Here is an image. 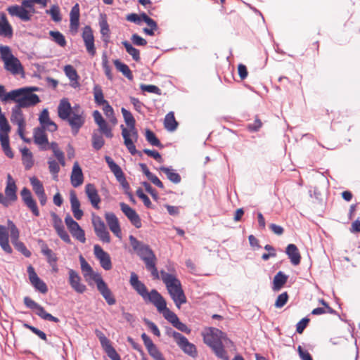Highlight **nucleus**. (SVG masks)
<instances>
[{
    "label": "nucleus",
    "instance_id": "nucleus-16",
    "mask_svg": "<svg viewBox=\"0 0 360 360\" xmlns=\"http://www.w3.org/2000/svg\"><path fill=\"white\" fill-rule=\"evenodd\" d=\"M94 254L103 269L108 271L112 269V262L110 255L104 251L99 245H94Z\"/></svg>",
    "mask_w": 360,
    "mask_h": 360
},
{
    "label": "nucleus",
    "instance_id": "nucleus-3",
    "mask_svg": "<svg viewBox=\"0 0 360 360\" xmlns=\"http://www.w3.org/2000/svg\"><path fill=\"white\" fill-rule=\"evenodd\" d=\"M129 283L133 289L143 298L146 303L153 304L157 309H160L166 300L155 289L148 291L146 285L139 280L137 274L131 272Z\"/></svg>",
    "mask_w": 360,
    "mask_h": 360
},
{
    "label": "nucleus",
    "instance_id": "nucleus-40",
    "mask_svg": "<svg viewBox=\"0 0 360 360\" xmlns=\"http://www.w3.org/2000/svg\"><path fill=\"white\" fill-rule=\"evenodd\" d=\"M288 281V276L282 271H278L274 276L273 280L272 289L274 291L280 290Z\"/></svg>",
    "mask_w": 360,
    "mask_h": 360
},
{
    "label": "nucleus",
    "instance_id": "nucleus-50",
    "mask_svg": "<svg viewBox=\"0 0 360 360\" xmlns=\"http://www.w3.org/2000/svg\"><path fill=\"white\" fill-rule=\"evenodd\" d=\"M321 304L323 305V307H317L311 311V314L314 315H320L323 314H334L335 310H333L328 304L323 300H321Z\"/></svg>",
    "mask_w": 360,
    "mask_h": 360
},
{
    "label": "nucleus",
    "instance_id": "nucleus-28",
    "mask_svg": "<svg viewBox=\"0 0 360 360\" xmlns=\"http://www.w3.org/2000/svg\"><path fill=\"white\" fill-rule=\"evenodd\" d=\"M71 184L73 187H78L83 184L84 177L82 169L77 162L74 163L70 176Z\"/></svg>",
    "mask_w": 360,
    "mask_h": 360
},
{
    "label": "nucleus",
    "instance_id": "nucleus-39",
    "mask_svg": "<svg viewBox=\"0 0 360 360\" xmlns=\"http://www.w3.org/2000/svg\"><path fill=\"white\" fill-rule=\"evenodd\" d=\"M64 72L71 82L70 85L74 88L77 87L79 86V76L74 67L71 65H67L64 67Z\"/></svg>",
    "mask_w": 360,
    "mask_h": 360
},
{
    "label": "nucleus",
    "instance_id": "nucleus-14",
    "mask_svg": "<svg viewBox=\"0 0 360 360\" xmlns=\"http://www.w3.org/2000/svg\"><path fill=\"white\" fill-rule=\"evenodd\" d=\"M95 333L100 340L101 346L111 360H121L120 355L112 347L110 340L100 330H96Z\"/></svg>",
    "mask_w": 360,
    "mask_h": 360
},
{
    "label": "nucleus",
    "instance_id": "nucleus-13",
    "mask_svg": "<svg viewBox=\"0 0 360 360\" xmlns=\"http://www.w3.org/2000/svg\"><path fill=\"white\" fill-rule=\"evenodd\" d=\"M94 98L96 105L101 107L104 114L107 117H110L113 114V109L104 98L103 92L101 87L96 85L94 87Z\"/></svg>",
    "mask_w": 360,
    "mask_h": 360
},
{
    "label": "nucleus",
    "instance_id": "nucleus-31",
    "mask_svg": "<svg viewBox=\"0 0 360 360\" xmlns=\"http://www.w3.org/2000/svg\"><path fill=\"white\" fill-rule=\"evenodd\" d=\"M0 246L8 254L12 252V248L9 245V234L7 227L0 225Z\"/></svg>",
    "mask_w": 360,
    "mask_h": 360
},
{
    "label": "nucleus",
    "instance_id": "nucleus-43",
    "mask_svg": "<svg viewBox=\"0 0 360 360\" xmlns=\"http://www.w3.org/2000/svg\"><path fill=\"white\" fill-rule=\"evenodd\" d=\"M164 126L165 128L169 131H173L177 128L178 122L175 120L174 113L173 112H169L166 115Z\"/></svg>",
    "mask_w": 360,
    "mask_h": 360
},
{
    "label": "nucleus",
    "instance_id": "nucleus-45",
    "mask_svg": "<svg viewBox=\"0 0 360 360\" xmlns=\"http://www.w3.org/2000/svg\"><path fill=\"white\" fill-rule=\"evenodd\" d=\"M160 170L162 172L167 176V179L172 183L176 184L180 183L181 180V176L178 173L175 172L172 169L166 167H161Z\"/></svg>",
    "mask_w": 360,
    "mask_h": 360
},
{
    "label": "nucleus",
    "instance_id": "nucleus-53",
    "mask_svg": "<svg viewBox=\"0 0 360 360\" xmlns=\"http://www.w3.org/2000/svg\"><path fill=\"white\" fill-rule=\"evenodd\" d=\"M46 12L51 15V19L54 22H60L62 20L60 8L57 5H53L50 10H46Z\"/></svg>",
    "mask_w": 360,
    "mask_h": 360
},
{
    "label": "nucleus",
    "instance_id": "nucleus-27",
    "mask_svg": "<svg viewBox=\"0 0 360 360\" xmlns=\"http://www.w3.org/2000/svg\"><path fill=\"white\" fill-rule=\"evenodd\" d=\"M8 13L12 16L18 17L23 21H29L31 19V14L28 10L21 6H11L7 9Z\"/></svg>",
    "mask_w": 360,
    "mask_h": 360
},
{
    "label": "nucleus",
    "instance_id": "nucleus-44",
    "mask_svg": "<svg viewBox=\"0 0 360 360\" xmlns=\"http://www.w3.org/2000/svg\"><path fill=\"white\" fill-rule=\"evenodd\" d=\"M41 253L46 257L48 262L51 266H56L58 259L56 255L45 243L41 245Z\"/></svg>",
    "mask_w": 360,
    "mask_h": 360
},
{
    "label": "nucleus",
    "instance_id": "nucleus-23",
    "mask_svg": "<svg viewBox=\"0 0 360 360\" xmlns=\"http://www.w3.org/2000/svg\"><path fill=\"white\" fill-rule=\"evenodd\" d=\"M93 117L96 124L98 126L99 131L108 138H112L113 134L111 128L107 122L103 119L99 111L95 110L93 112Z\"/></svg>",
    "mask_w": 360,
    "mask_h": 360
},
{
    "label": "nucleus",
    "instance_id": "nucleus-2",
    "mask_svg": "<svg viewBox=\"0 0 360 360\" xmlns=\"http://www.w3.org/2000/svg\"><path fill=\"white\" fill-rule=\"evenodd\" d=\"M129 241L134 250L143 261L147 271L150 272L153 279H160V271L157 268L158 259L149 245L142 243L133 236H129Z\"/></svg>",
    "mask_w": 360,
    "mask_h": 360
},
{
    "label": "nucleus",
    "instance_id": "nucleus-59",
    "mask_svg": "<svg viewBox=\"0 0 360 360\" xmlns=\"http://www.w3.org/2000/svg\"><path fill=\"white\" fill-rule=\"evenodd\" d=\"M101 202V198L99 197L97 191L91 186V205L96 208L99 209L98 205Z\"/></svg>",
    "mask_w": 360,
    "mask_h": 360
},
{
    "label": "nucleus",
    "instance_id": "nucleus-21",
    "mask_svg": "<svg viewBox=\"0 0 360 360\" xmlns=\"http://www.w3.org/2000/svg\"><path fill=\"white\" fill-rule=\"evenodd\" d=\"M106 223L112 233L118 238H122V231L118 218L112 212L105 214Z\"/></svg>",
    "mask_w": 360,
    "mask_h": 360
},
{
    "label": "nucleus",
    "instance_id": "nucleus-55",
    "mask_svg": "<svg viewBox=\"0 0 360 360\" xmlns=\"http://www.w3.org/2000/svg\"><path fill=\"white\" fill-rule=\"evenodd\" d=\"M288 300V295L287 292H284L278 296L275 302V307L276 308H281L287 303Z\"/></svg>",
    "mask_w": 360,
    "mask_h": 360
},
{
    "label": "nucleus",
    "instance_id": "nucleus-42",
    "mask_svg": "<svg viewBox=\"0 0 360 360\" xmlns=\"http://www.w3.org/2000/svg\"><path fill=\"white\" fill-rule=\"evenodd\" d=\"M105 159L111 172L115 176L117 180L124 176L121 167L117 165L110 157L106 156Z\"/></svg>",
    "mask_w": 360,
    "mask_h": 360
},
{
    "label": "nucleus",
    "instance_id": "nucleus-10",
    "mask_svg": "<svg viewBox=\"0 0 360 360\" xmlns=\"http://www.w3.org/2000/svg\"><path fill=\"white\" fill-rule=\"evenodd\" d=\"M4 192L5 195L2 194L1 205L7 207L11 205L18 199L16 194L17 186L15 180L10 174L7 175L6 186Z\"/></svg>",
    "mask_w": 360,
    "mask_h": 360
},
{
    "label": "nucleus",
    "instance_id": "nucleus-17",
    "mask_svg": "<svg viewBox=\"0 0 360 360\" xmlns=\"http://www.w3.org/2000/svg\"><path fill=\"white\" fill-rule=\"evenodd\" d=\"M65 222L72 236L84 243L85 241L84 232L79 226L78 223L75 221L70 214L66 215Z\"/></svg>",
    "mask_w": 360,
    "mask_h": 360
},
{
    "label": "nucleus",
    "instance_id": "nucleus-11",
    "mask_svg": "<svg viewBox=\"0 0 360 360\" xmlns=\"http://www.w3.org/2000/svg\"><path fill=\"white\" fill-rule=\"evenodd\" d=\"M204 342L210 347L221 342H231L226 335L221 330L212 328L203 336Z\"/></svg>",
    "mask_w": 360,
    "mask_h": 360
},
{
    "label": "nucleus",
    "instance_id": "nucleus-60",
    "mask_svg": "<svg viewBox=\"0 0 360 360\" xmlns=\"http://www.w3.org/2000/svg\"><path fill=\"white\" fill-rule=\"evenodd\" d=\"M82 37L85 43L86 51L90 53V27L86 26L83 31Z\"/></svg>",
    "mask_w": 360,
    "mask_h": 360
},
{
    "label": "nucleus",
    "instance_id": "nucleus-18",
    "mask_svg": "<svg viewBox=\"0 0 360 360\" xmlns=\"http://www.w3.org/2000/svg\"><path fill=\"white\" fill-rule=\"evenodd\" d=\"M27 273L30 281L34 288L41 293H46L48 292L46 284L37 276L32 266L30 265L27 267Z\"/></svg>",
    "mask_w": 360,
    "mask_h": 360
},
{
    "label": "nucleus",
    "instance_id": "nucleus-8",
    "mask_svg": "<svg viewBox=\"0 0 360 360\" xmlns=\"http://www.w3.org/2000/svg\"><path fill=\"white\" fill-rule=\"evenodd\" d=\"M158 311L162 314L166 320L171 323L172 325L179 330L186 334H189L191 333V329L185 323L180 321L175 313L167 307L166 302L162 304V307L160 309H158Z\"/></svg>",
    "mask_w": 360,
    "mask_h": 360
},
{
    "label": "nucleus",
    "instance_id": "nucleus-7",
    "mask_svg": "<svg viewBox=\"0 0 360 360\" xmlns=\"http://www.w3.org/2000/svg\"><path fill=\"white\" fill-rule=\"evenodd\" d=\"M167 333L169 336L174 338L178 346L186 354L193 357H195L197 356L198 352L195 346L193 344L189 342L185 336L175 330H172V329L167 330Z\"/></svg>",
    "mask_w": 360,
    "mask_h": 360
},
{
    "label": "nucleus",
    "instance_id": "nucleus-33",
    "mask_svg": "<svg viewBox=\"0 0 360 360\" xmlns=\"http://www.w3.org/2000/svg\"><path fill=\"white\" fill-rule=\"evenodd\" d=\"M70 103L68 100L63 98L60 101L58 107V113L60 118L67 120L72 113Z\"/></svg>",
    "mask_w": 360,
    "mask_h": 360
},
{
    "label": "nucleus",
    "instance_id": "nucleus-24",
    "mask_svg": "<svg viewBox=\"0 0 360 360\" xmlns=\"http://www.w3.org/2000/svg\"><path fill=\"white\" fill-rule=\"evenodd\" d=\"M68 274V281L72 288L78 293H83L86 290V288L81 283V278L78 273L73 269H70Z\"/></svg>",
    "mask_w": 360,
    "mask_h": 360
},
{
    "label": "nucleus",
    "instance_id": "nucleus-52",
    "mask_svg": "<svg viewBox=\"0 0 360 360\" xmlns=\"http://www.w3.org/2000/svg\"><path fill=\"white\" fill-rule=\"evenodd\" d=\"M146 139L147 141L153 146L161 147V143L155 134L150 129L146 131Z\"/></svg>",
    "mask_w": 360,
    "mask_h": 360
},
{
    "label": "nucleus",
    "instance_id": "nucleus-36",
    "mask_svg": "<svg viewBox=\"0 0 360 360\" xmlns=\"http://www.w3.org/2000/svg\"><path fill=\"white\" fill-rule=\"evenodd\" d=\"M0 36L11 38L13 36V28L6 19L5 14L2 13L0 20Z\"/></svg>",
    "mask_w": 360,
    "mask_h": 360
},
{
    "label": "nucleus",
    "instance_id": "nucleus-63",
    "mask_svg": "<svg viewBox=\"0 0 360 360\" xmlns=\"http://www.w3.org/2000/svg\"><path fill=\"white\" fill-rule=\"evenodd\" d=\"M15 248L22 252L25 257H29L31 255V252L27 249L23 243L18 241L13 243Z\"/></svg>",
    "mask_w": 360,
    "mask_h": 360
},
{
    "label": "nucleus",
    "instance_id": "nucleus-47",
    "mask_svg": "<svg viewBox=\"0 0 360 360\" xmlns=\"http://www.w3.org/2000/svg\"><path fill=\"white\" fill-rule=\"evenodd\" d=\"M122 44L126 49L127 52L131 56L132 58L138 62L140 60V51L139 49L134 48L129 41H124Z\"/></svg>",
    "mask_w": 360,
    "mask_h": 360
},
{
    "label": "nucleus",
    "instance_id": "nucleus-54",
    "mask_svg": "<svg viewBox=\"0 0 360 360\" xmlns=\"http://www.w3.org/2000/svg\"><path fill=\"white\" fill-rule=\"evenodd\" d=\"M49 169L50 173L55 176L56 178L58 176V174L60 171L59 164L53 159H49L48 161Z\"/></svg>",
    "mask_w": 360,
    "mask_h": 360
},
{
    "label": "nucleus",
    "instance_id": "nucleus-20",
    "mask_svg": "<svg viewBox=\"0 0 360 360\" xmlns=\"http://www.w3.org/2000/svg\"><path fill=\"white\" fill-rule=\"evenodd\" d=\"M20 195L25 205L30 210L34 216L39 217V211L30 191L27 188H23L20 191Z\"/></svg>",
    "mask_w": 360,
    "mask_h": 360
},
{
    "label": "nucleus",
    "instance_id": "nucleus-64",
    "mask_svg": "<svg viewBox=\"0 0 360 360\" xmlns=\"http://www.w3.org/2000/svg\"><path fill=\"white\" fill-rule=\"evenodd\" d=\"M262 126V121L258 117H256L254 123L248 124L247 128L250 131H257Z\"/></svg>",
    "mask_w": 360,
    "mask_h": 360
},
{
    "label": "nucleus",
    "instance_id": "nucleus-19",
    "mask_svg": "<svg viewBox=\"0 0 360 360\" xmlns=\"http://www.w3.org/2000/svg\"><path fill=\"white\" fill-rule=\"evenodd\" d=\"M120 207L122 212L128 218L130 222L137 229L141 228L142 226L141 220L139 215L136 213L135 210L131 208L125 202H120Z\"/></svg>",
    "mask_w": 360,
    "mask_h": 360
},
{
    "label": "nucleus",
    "instance_id": "nucleus-46",
    "mask_svg": "<svg viewBox=\"0 0 360 360\" xmlns=\"http://www.w3.org/2000/svg\"><path fill=\"white\" fill-rule=\"evenodd\" d=\"M114 65L117 70L121 72L127 79L129 80L133 79L132 72L128 65L122 63L119 60H114Z\"/></svg>",
    "mask_w": 360,
    "mask_h": 360
},
{
    "label": "nucleus",
    "instance_id": "nucleus-56",
    "mask_svg": "<svg viewBox=\"0 0 360 360\" xmlns=\"http://www.w3.org/2000/svg\"><path fill=\"white\" fill-rule=\"evenodd\" d=\"M143 15H146L145 13H142L140 15L136 13H130L127 15L126 19L129 21L134 22L137 25H141V22L143 21V18L142 17Z\"/></svg>",
    "mask_w": 360,
    "mask_h": 360
},
{
    "label": "nucleus",
    "instance_id": "nucleus-26",
    "mask_svg": "<svg viewBox=\"0 0 360 360\" xmlns=\"http://www.w3.org/2000/svg\"><path fill=\"white\" fill-rule=\"evenodd\" d=\"M233 345V342H225V341L221 342L211 347L210 348L214 353V354L222 360H229V356L227 352L225 350V347H230Z\"/></svg>",
    "mask_w": 360,
    "mask_h": 360
},
{
    "label": "nucleus",
    "instance_id": "nucleus-6",
    "mask_svg": "<svg viewBox=\"0 0 360 360\" xmlns=\"http://www.w3.org/2000/svg\"><path fill=\"white\" fill-rule=\"evenodd\" d=\"M1 58L4 63V69L12 75L24 73L23 67L20 61L13 56L11 49L7 46H0Z\"/></svg>",
    "mask_w": 360,
    "mask_h": 360
},
{
    "label": "nucleus",
    "instance_id": "nucleus-58",
    "mask_svg": "<svg viewBox=\"0 0 360 360\" xmlns=\"http://www.w3.org/2000/svg\"><path fill=\"white\" fill-rule=\"evenodd\" d=\"M141 89L143 91H147V92L155 94L158 95L161 94L160 89L157 86L153 85V84H148V85L141 84Z\"/></svg>",
    "mask_w": 360,
    "mask_h": 360
},
{
    "label": "nucleus",
    "instance_id": "nucleus-51",
    "mask_svg": "<svg viewBox=\"0 0 360 360\" xmlns=\"http://www.w3.org/2000/svg\"><path fill=\"white\" fill-rule=\"evenodd\" d=\"M49 35L52 37L53 40L59 46L64 47L66 45V40L65 37L58 31H50Z\"/></svg>",
    "mask_w": 360,
    "mask_h": 360
},
{
    "label": "nucleus",
    "instance_id": "nucleus-35",
    "mask_svg": "<svg viewBox=\"0 0 360 360\" xmlns=\"http://www.w3.org/2000/svg\"><path fill=\"white\" fill-rule=\"evenodd\" d=\"M98 25L101 29V33L103 37V40L106 42L110 39V28L107 20V15L105 13H101L98 18Z\"/></svg>",
    "mask_w": 360,
    "mask_h": 360
},
{
    "label": "nucleus",
    "instance_id": "nucleus-61",
    "mask_svg": "<svg viewBox=\"0 0 360 360\" xmlns=\"http://www.w3.org/2000/svg\"><path fill=\"white\" fill-rule=\"evenodd\" d=\"M24 326L26 328H28L29 330H30L34 334H36L41 340L46 341V340H47L46 335L43 331L40 330L39 329H38L32 326L29 325L27 323H25Z\"/></svg>",
    "mask_w": 360,
    "mask_h": 360
},
{
    "label": "nucleus",
    "instance_id": "nucleus-62",
    "mask_svg": "<svg viewBox=\"0 0 360 360\" xmlns=\"http://www.w3.org/2000/svg\"><path fill=\"white\" fill-rule=\"evenodd\" d=\"M309 322V319L308 318H303L302 320H300L296 325L297 333L302 334L305 328L307 326Z\"/></svg>",
    "mask_w": 360,
    "mask_h": 360
},
{
    "label": "nucleus",
    "instance_id": "nucleus-48",
    "mask_svg": "<svg viewBox=\"0 0 360 360\" xmlns=\"http://www.w3.org/2000/svg\"><path fill=\"white\" fill-rule=\"evenodd\" d=\"M10 230V236L12 243H15L18 242L19 236H20V232L17 226L15 225V224L11 221H8V228Z\"/></svg>",
    "mask_w": 360,
    "mask_h": 360
},
{
    "label": "nucleus",
    "instance_id": "nucleus-32",
    "mask_svg": "<svg viewBox=\"0 0 360 360\" xmlns=\"http://www.w3.org/2000/svg\"><path fill=\"white\" fill-rule=\"evenodd\" d=\"M34 141L36 144L41 146V149L46 150L48 148L46 147V145L49 143L48 138L44 129L40 127L34 129Z\"/></svg>",
    "mask_w": 360,
    "mask_h": 360
},
{
    "label": "nucleus",
    "instance_id": "nucleus-25",
    "mask_svg": "<svg viewBox=\"0 0 360 360\" xmlns=\"http://www.w3.org/2000/svg\"><path fill=\"white\" fill-rule=\"evenodd\" d=\"M51 217L53 219V226L58 233V235L60 236V238L65 241V243H70V238L68 233L64 229V226L62 223V220L58 217V216L53 212L51 213Z\"/></svg>",
    "mask_w": 360,
    "mask_h": 360
},
{
    "label": "nucleus",
    "instance_id": "nucleus-9",
    "mask_svg": "<svg viewBox=\"0 0 360 360\" xmlns=\"http://www.w3.org/2000/svg\"><path fill=\"white\" fill-rule=\"evenodd\" d=\"M91 279L95 282L98 290L106 302L109 305L115 304L116 303V300L101 276L98 274L94 273L91 271Z\"/></svg>",
    "mask_w": 360,
    "mask_h": 360
},
{
    "label": "nucleus",
    "instance_id": "nucleus-12",
    "mask_svg": "<svg viewBox=\"0 0 360 360\" xmlns=\"http://www.w3.org/2000/svg\"><path fill=\"white\" fill-rule=\"evenodd\" d=\"M23 302L27 307L32 310H35L36 314L41 317L42 319L48 320L55 323L59 322V319L57 317H55L51 314L46 312L43 307L32 300L30 297H25Z\"/></svg>",
    "mask_w": 360,
    "mask_h": 360
},
{
    "label": "nucleus",
    "instance_id": "nucleus-34",
    "mask_svg": "<svg viewBox=\"0 0 360 360\" xmlns=\"http://www.w3.org/2000/svg\"><path fill=\"white\" fill-rule=\"evenodd\" d=\"M70 30L72 32L76 33L79 27V8L76 4L71 9Z\"/></svg>",
    "mask_w": 360,
    "mask_h": 360
},
{
    "label": "nucleus",
    "instance_id": "nucleus-38",
    "mask_svg": "<svg viewBox=\"0 0 360 360\" xmlns=\"http://www.w3.org/2000/svg\"><path fill=\"white\" fill-rule=\"evenodd\" d=\"M67 120L72 127L73 134L75 135L77 134L79 129L84 123V118L80 115L73 112Z\"/></svg>",
    "mask_w": 360,
    "mask_h": 360
},
{
    "label": "nucleus",
    "instance_id": "nucleus-37",
    "mask_svg": "<svg viewBox=\"0 0 360 360\" xmlns=\"http://www.w3.org/2000/svg\"><path fill=\"white\" fill-rule=\"evenodd\" d=\"M9 131H0V141L3 150L5 154L10 158H13V153L9 146Z\"/></svg>",
    "mask_w": 360,
    "mask_h": 360
},
{
    "label": "nucleus",
    "instance_id": "nucleus-57",
    "mask_svg": "<svg viewBox=\"0 0 360 360\" xmlns=\"http://www.w3.org/2000/svg\"><path fill=\"white\" fill-rule=\"evenodd\" d=\"M79 261L83 275L88 280L87 277L90 276V266L82 255L79 256Z\"/></svg>",
    "mask_w": 360,
    "mask_h": 360
},
{
    "label": "nucleus",
    "instance_id": "nucleus-1",
    "mask_svg": "<svg viewBox=\"0 0 360 360\" xmlns=\"http://www.w3.org/2000/svg\"><path fill=\"white\" fill-rule=\"evenodd\" d=\"M39 87L28 86L12 90L6 93L4 100H11L17 103L12 108L11 121L18 126V132L22 133L25 129V120L21 110L22 108H30L36 105L41 101L38 95L33 94L38 91Z\"/></svg>",
    "mask_w": 360,
    "mask_h": 360
},
{
    "label": "nucleus",
    "instance_id": "nucleus-4",
    "mask_svg": "<svg viewBox=\"0 0 360 360\" xmlns=\"http://www.w3.org/2000/svg\"><path fill=\"white\" fill-rule=\"evenodd\" d=\"M160 278L165 284L168 292L179 309L186 302V297L181 287L180 281L175 275L160 271Z\"/></svg>",
    "mask_w": 360,
    "mask_h": 360
},
{
    "label": "nucleus",
    "instance_id": "nucleus-30",
    "mask_svg": "<svg viewBox=\"0 0 360 360\" xmlns=\"http://www.w3.org/2000/svg\"><path fill=\"white\" fill-rule=\"evenodd\" d=\"M285 253L288 256L290 262L294 266L300 264L301 255L297 246L294 244H289L285 249Z\"/></svg>",
    "mask_w": 360,
    "mask_h": 360
},
{
    "label": "nucleus",
    "instance_id": "nucleus-22",
    "mask_svg": "<svg viewBox=\"0 0 360 360\" xmlns=\"http://www.w3.org/2000/svg\"><path fill=\"white\" fill-rule=\"evenodd\" d=\"M141 338L148 354L154 359V360H165L156 345L146 333H143L141 335Z\"/></svg>",
    "mask_w": 360,
    "mask_h": 360
},
{
    "label": "nucleus",
    "instance_id": "nucleus-15",
    "mask_svg": "<svg viewBox=\"0 0 360 360\" xmlns=\"http://www.w3.org/2000/svg\"><path fill=\"white\" fill-rule=\"evenodd\" d=\"M92 223L94 224V231L98 238L105 243H110V233L107 230V228L104 222L98 217H94Z\"/></svg>",
    "mask_w": 360,
    "mask_h": 360
},
{
    "label": "nucleus",
    "instance_id": "nucleus-41",
    "mask_svg": "<svg viewBox=\"0 0 360 360\" xmlns=\"http://www.w3.org/2000/svg\"><path fill=\"white\" fill-rule=\"evenodd\" d=\"M143 18V22H145L148 27H145L143 29V32L149 36H154L155 32L158 29L157 22L147 15H143L142 16Z\"/></svg>",
    "mask_w": 360,
    "mask_h": 360
},
{
    "label": "nucleus",
    "instance_id": "nucleus-29",
    "mask_svg": "<svg viewBox=\"0 0 360 360\" xmlns=\"http://www.w3.org/2000/svg\"><path fill=\"white\" fill-rule=\"evenodd\" d=\"M70 200L71 204V210L75 219L79 220L83 216V211L80 209V202L77 197L75 191L70 193Z\"/></svg>",
    "mask_w": 360,
    "mask_h": 360
},
{
    "label": "nucleus",
    "instance_id": "nucleus-49",
    "mask_svg": "<svg viewBox=\"0 0 360 360\" xmlns=\"http://www.w3.org/2000/svg\"><path fill=\"white\" fill-rule=\"evenodd\" d=\"M30 181L36 195L45 193L42 183L36 176L30 177Z\"/></svg>",
    "mask_w": 360,
    "mask_h": 360
},
{
    "label": "nucleus",
    "instance_id": "nucleus-5",
    "mask_svg": "<svg viewBox=\"0 0 360 360\" xmlns=\"http://www.w3.org/2000/svg\"><path fill=\"white\" fill-rule=\"evenodd\" d=\"M121 112L124 122L129 127V129H127L123 125L121 126L124 143L129 153L131 155H135L137 150L134 142L137 141L139 137L138 131L135 127L136 121L132 114L129 110L122 108Z\"/></svg>",
    "mask_w": 360,
    "mask_h": 360
}]
</instances>
